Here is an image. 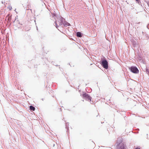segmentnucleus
I'll return each mask as SVG.
<instances>
[{"label": "nucleus", "mask_w": 149, "mask_h": 149, "mask_svg": "<svg viewBox=\"0 0 149 149\" xmlns=\"http://www.w3.org/2000/svg\"><path fill=\"white\" fill-rule=\"evenodd\" d=\"M101 64L104 68H105L106 69L108 68V62L106 60H105L102 61V62Z\"/></svg>", "instance_id": "3"}, {"label": "nucleus", "mask_w": 149, "mask_h": 149, "mask_svg": "<svg viewBox=\"0 0 149 149\" xmlns=\"http://www.w3.org/2000/svg\"><path fill=\"white\" fill-rule=\"evenodd\" d=\"M61 23H60V24H59V26H61Z\"/></svg>", "instance_id": "13"}, {"label": "nucleus", "mask_w": 149, "mask_h": 149, "mask_svg": "<svg viewBox=\"0 0 149 149\" xmlns=\"http://www.w3.org/2000/svg\"><path fill=\"white\" fill-rule=\"evenodd\" d=\"M136 1H139L140 0H135Z\"/></svg>", "instance_id": "12"}, {"label": "nucleus", "mask_w": 149, "mask_h": 149, "mask_svg": "<svg viewBox=\"0 0 149 149\" xmlns=\"http://www.w3.org/2000/svg\"><path fill=\"white\" fill-rule=\"evenodd\" d=\"M25 30L26 31H28L29 30V29L27 27H25Z\"/></svg>", "instance_id": "8"}, {"label": "nucleus", "mask_w": 149, "mask_h": 149, "mask_svg": "<svg viewBox=\"0 0 149 149\" xmlns=\"http://www.w3.org/2000/svg\"><path fill=\"white\" fill-rule=\"evenodd\" d=\"M82 97L85 98L86 100L91 102V97L87 94L85 93H84L82 95Z\"/></svg>", "instance_id": "2"}, {"label": "nucleus", "mask_w": 149, "mask_h": 149, "mask_svg": "<svg viewBox=\"0 0 149 149\" xmlns=\"http://www.w3.org/2000/svg\"><path fill=\"white\" fill-rule=\"evenodd\" d=\"M135 149H140V148H136Z\"/></svg>", "instance_id": "11"}, {"label": "nucleus", "mask_w": 149, "mask_h": 149, "mask_svg": "<svg viewBox=\"0 0 149 149\" xmlns=\"http://www.w3.org/2000/svg\"><path fill=\"white\" fill-rule=\"evenodd\" d=\"M77 36L78 37H81V33L80 32H78L77 34Z\"/></svg>", "instance_id": "7"}, {"label": "nucleus", "mask_w": 149, "mask_h": 149, "mask_svg": "<svg viewBox=\"0 0 149 149\" xmlns=\"http://www.w3.org/2000/svg\"><path fill=\"white\" fill-rule=\"evenodd\" d=\"M129 69L132 72L134 73L137 74L139 73V70L136 67H131L129 68Z\"/></svg>", "instance_id": "1"}, {"label": "nucleus", "mask_w": 149, "mask_h": 149, "mask_svg": "<svg viewBox=\"0 0 149 149\" xmlns=\"http://www.w3.org/2000/svg\"><path fill=\"white\" fill-rule=\"evenodd\" d=\"M29 108H30V110H32L33 111H34L35 110V108L34 107H33L31 105L30 106Z\"/></svg>", "instance_id": "5"}, {"label": "nucleus", "mask_w": 149, "mask_h": 149, "mask_svg": "<svg viewBox=\"0 0 149 149\" xmlns=\"http://www.w3.org/2000/svg\"><path fill=\"white\" fill-rule=\"evenodd\" d=\"M117 149H124V146L123 143H120L117 146Z\"/></svg>", "instance_id": "4"}, {"label": "nucleus", "mask_w": 149, "mask_h": 149, "mask_svg": "<svg viewBox=\"0 0 149 149\" xmlns=\"http://www.w3.org/2000/svg\"><path fill=\"white\" fill-rule=\"evenodd\" d=\"M63 24L65 26H70V23L67 22H65Z\"/></svg>", "instance_id": "6"}, {"label": "nucleus", "mask_w": 149, "mask_h": 149, "mask_svg": "<svg viewBox=\"0 0 149 149\" xmlns=\"http://www.w3.org/2000/svg\"><path fill=\"white\" fill-rule=\"evenodd\" d=\"M9 8L10 9V10H11L12 9V7H11L9 6Z\"/></svg>", "instance_id": "10"}, {"label": "nucleus", "mask_w": 149, "mask_h": 149, "mask_svg": "<svg viewBox=\"0 0 149 149\" xmlns=\"http://www.w3.org/2000/svg\"><path fill=\"white\" fill-rule=\"evenodd\" d=\"M55 23L56 25V28H57L58 26H58L57 25V23L56 22H55Z\"/></svg>", "instance_id": "9"}]
</instances>
